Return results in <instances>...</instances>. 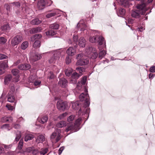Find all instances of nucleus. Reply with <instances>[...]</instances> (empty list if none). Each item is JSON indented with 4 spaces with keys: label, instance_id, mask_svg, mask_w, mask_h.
I'll use <instances>...</instances> for the list:
<instances>
[{
    "label": "nucleus",
    "instance_id": "17",
    "mask_svg": "<svg viewBox=\"0 0 155 155\" xmlns=\"http://www.w3.org/2000/svg\"><path fill=\"white\" fill-rule=\"evenodd\" d=\"M95 51V48L92 47H89L86 50V51L88 55H90Z\"/></svg>",
    "mask_w": 155,
    "mask_h": 155
},
{
    "label": "nucleus",
    "instance_id": "57",
    "mask_svg": "<svg viewBox=\"0 0 155 155\" xmlns=\"http://www.w3.org/2000/svg\"><path fill=\"white\" fill-rule=\"evenodd\" d=\"M18 68L20 70H25L24 67V64H20L18 66Z\"/></svg>",
    "mask_w": 155,
    "mask_h": 155
},
{
    "label": "nucleus",
    "instance_id": "15",
    "mask_svg": "<svg viewBox=\"0 0 155 155\" xmlns=\"http://www.w3.org/2000/svg\"><path fill=\"white\" fill-rule=\"evenodd\" d=\"M86 40L83 37L80 38L78 40V45L81 47L84 48L85 46Z\"/></svg>",
    "mask_w": 155,
    "mask_h": 155
},
{
    "label": "nucleus",
    "instance_id": "6",
    "mask_svg": "<svg viewBox=\"0 0 155 155\" xmlns=\"http://www.w3.org/2000/svg\"><path fill=\"white\" fill-rule=\"evenodd\" d=\"M61 52L60 50L54 51V56L51 57L49 60V62L50 63H54L56 60L58 59L59 57L61 55Z\"/></svg>",
    "mask_w": 155,
    "mask_h": 155
},
{
    "label": "nucleus",
    "instance_id": "62",
    "mask_svg": "<svg viewBox=\"0 0 155 155\" xmlns=\"http://www.w3.org/2000/svg\"><path fill=\"white\" fill-rule=\"evenodd\" d=\"M6 6V9L8 11H10V9L11 7V5L8 4L5 5Z\"/></svg>",
    "mask_w": 155,
    "mask_h": 155
},
{
    "label": "nucleus",
    "instance_id": "10",
    "mask_svg": "<svg viewBox=\"0 0 155 155\" xmlns=\"http://www.w3.org/2000/svg\"><path fill=\"white\" fill-rule=\"evenodd\" d=\"M81 119L79 118L74 123V125H73L72 124H71L70 126H68V127L66 129V131L68 132L70 130L74 129L77 127L80 124V121H81Z\"/></svg>",
    "mask_w": 155,
    "mask_h": 155
},
{
    "label": "nucleus",
    "instance_id": "54",
    "mask_svg": "<svg viewBox=\"0 0 155 155\" xmlns=\"http://www.w3.org/2000/svg\"><path fill=\"white\" fill-rule=\"evenodd\" d=\"M74 116L71 115L68 117L67 120L68 122H70L72 121L74 119Z\"/></svg>",
    "mask_w": 155,
    "mask_h": 155
},
{
    "label": "nucleus",
    "instance_id": "59",
    "mask_svg": "<svg viewBox=\"0 0 155 155\" xmlns=\"http://www.w3.org/2000/svg\"><path fill=\"white\" fill-rule=\"evenodd\" d=\"M73 38L74 42H77L78 39V36L77 35H74L73 36Z\"/></svg>",
    "mask_w": 155,
    "mask_h": 155
},
{
    "label": "nucleus",
    "instance_id": "23",
    "mask_svg": "<svg viewBox=\"0 0 155 155\" xmlns=\"http://www.w3.org/2000/svg\"><path fill=\"white\" fill-rule=\"evenodd\" d=\"M73 71V70L70 68H68L65 71V75L68 76H69L71 74Z\"/></svg>",
    "mask_w": 155,
    "mask_h": 155
},
{
    "label": "nucleus",
    "instance_id": "63",
    "mask_svg": "<svg viewBox=\"0 0 155 155\" xmlns=\"http://www.w3.org/2000/svg\"><path fill=\"white\" fill-rule=\"evenodd\" d=\"M64 147H60V149H59V150H58L59 151L58 153H59V154H60L62 153V151L64 150Z\"/></svg>",
    "mask_w": 155,
    "mask_h": 155
},
{
    "label": "nucleus",
    "instance_id": "2",
    "mask_svg": "<svg viewBox=\"0 0 155 155\" xmlns=\"http://www.w3.org/2000/svg\"><path fill=\"white\" fill-rule=\"evenodd\" d=\"M84 93H82L79 96V98L80 101H84V107L86 108V112L87 113L88 110V107L90 105V102L89 100V96L87 93V90L85 88Z\"/></svg>",
    "mask_w": 155,
    "mask_h": 155
},
{
    "label": "nucleus",
    "instance_id": "22",
    "mask_svg": "<svg viewBox=\"0 0 155 155\" xmlns=\"http://www.w3.org/2000/svg\"><path fill=\"white\" fill-rule=\"evenodd\" d=\"M42 57L41 55L38 54H36L32 57V59L34 61H36L40 59Z\"/></svg>",
    "mask_w": 155,
    "mask_h": 155
},
{
    "label": "nucleus",
    "instance_id": "5",
    "mask_svg": "<svg viewBox=\"0 0 155 155\" xmlns=\"http://www.w3.org/2000/svg\"><path fill=\"white\" fill-rule=\"evenodd\" d=\"M25 152L29 153H31L35 155L39 153V151L37 149L33 147H30L26 148L25 151L21 150L20 153L24 154Z\"/></svg>",
    "mask_w": 155,
    "mask_h": 155
},
{
    "label": "nucleus",
    "instance_id": "36",
    "mask_svg": "<svg viewBox=\"0 0 155 155\" xmlns=\"http://www.w3.org/2000/svg\"><path fill=\"white\" fill-rule=\"evenodd\" d=\"M106 52L105 50H102L99 53L98 58L100 59H101L105 55Z\"/></svg>",
    "mask_w": 155,
    "mask_h": 155
},
{
    "label": "nucleus",
    "instance_id": "49",
    "mask_svg": "<svg viewBox=\"0 0 155 155\" xmlns=\"http://www.w3.org/2000/svg\"><path fill=\"white\" fill-rule=\"evenodd\" d=\"M7 41V40L5 39L4 37H1L0 38V42L3 44H5Z\"/></svg>",
    "mask_w": 155,
    "mask_h": 155
},
{
    "label": "nucleus",
    "instance_id": "9",
    "mask_svg": "<svg viewBox=\"0 0 155 155\" xmlns=\"http://www.w3.org/2000/svg\"><path fill=\"white\" fill-rule=\"evenodd\" d=\"M57 108L60 110H64L66 108L67 104L66 101H58L57 104Z\"/></svg>",
    "mask_w": 155,
    "mask_h": 155
},
{
    "label": "nucleus",
    "instance_id": "51",
    "mask_svg": "<svg viewBox=\"0 0 155 155\" xmlns=\"http://www.w3.org/2000/svg\"><path fill=\"white\" fill-rule=\"evenodd\" d=\"M12 4L13 6L15 5L17 8L19 7L20 5V4L18 2H14L12 3Z\"/></svg>",
    "mask_w": 155,
    "mask_h": 155
},
{
    "label": "nucleus",
    "instance_id": "37",
    "mask_svg": "<svg viewBox=\"0 0 155 155\" xmlns=\"http://www.w3.org/2000/svg\"><path fill=\"white\" fill-rule=\"evenodd\" d=\"M79 105V102L78 101H76L72 104V107L74 109H77L78 108Z\"/></svg>",
    "mask_w": 155,
    "mask_h": 155
},
{
    "label": "nucleus",
    "instance_id": "52",
    "mask_svg": "<svg viewBox=\"0 0 155 155\" xmlns=\"http://www.w3.org/2000/svg\"><path fill=\"white\" fill-rule=\"evenodd\" d=\"M24 64L25 70H28L31 68V65L28 64Z\"/></svg>",
    "mask_w": 155,
    "mask_h": 155
},
{
    "label": "nucleus",
    "instance_id": "35",
    "mask_svg": "<svg viewBox=\"0 0 155 155\" xmlns=\"http://www.w3.org/2000/svg\"><path fill=\"white\" fill-rule=\"evenodd\" d=\"M41 42L39 40H36L34 42L33 47L34 48H39L41 45Z\"/></svg>",
    "mask_w": 155,
    "mask_h": 155
},
{
    "label": "nucleus",
    "instance_id": "7",
    "mask_svg": "<svg viewBox=\"0 0 155 155\" xmlns=\"http://www.w3.org/2000/svg\"><path fill=\"white\" fill-rule=\"evenodd\" d=\"M23 40L21 35H17L15 36L12 40L11 44L13 46L18 45Z\"/></svg>",
    "mask_w": 155,
    "mask_h": 155
},
{
    "label": "nucleus",
    "instance_id": "48",
    "mask_svg": "<svg viewBox=\"0 0 155 155\" xmlns=\"http://www.w3.org/2000/svg\"><path fill=\"white\" fill-rule=\"evenodd\" d=\"M38 139L40 142H43L45 140V137L43 135H39L38 137Z\"/></svg>",
    "mask_w": 155,
    "mask_h": 155
},
{
    "label": "nucleus",
    "instance_id": "16",
    "mask_svg": "<svg viewBox=\"0 0 155 155\" xmlns=\"http://www.w3.org/2000/svg\"><path fill=\"white\" fill-rule=\"evenodd\" d=\"M12 118L11 117H4L1 119V121L2 122L5 123L8 121L11 122L12 121Z\"/></svg>",
    "mask_w": 155,
    "mask_h": 155
},
{
    "label": "nucleus",
    "instance_id": "33",
    "mask_svg": "<svg viewBox=\"0 0 155 155\" xmlns=\"http://www.w3.org/2000/svg\"><path fill=\"white\" fill-rule=\"evenodd\" d=\"M1 29L4 31H6L10 29V27L8 24H5L2 26Z\"/></svg>",
    "mask_w": 155,
    "mask_h": 155
},
{
    "label": "nucleus",
    "instance_id": "56",
    "mask_svg": "<svg viewBox=\"0 0 155 155\" xmlns=\"http://www.w3.org/2000/svg\"><path fill=\"white\" fill-rule=\"evenodd\" d=\"M4 148L5 150H9L11 148L12 146L11 145H7L5 144H3Z\"/></svg>",
    "mask_w": 155,
    "mask_h": 155
},
{
    "label": "nucleus",
    "instance_id": "28",
    "mask_svg": "<svg viewBox=\"0 0 155 155\" xmlns=\"http://www.w3.org/2000/svg\"><path fill=\"white\" fill-rule=\"evenodd\" d=\"M28 43L27 41H24L21 44V48L23 50L25 49L28 47Z\"/></svg>",
    "mask_w": 155,
    "mask_h": 155
},
{
    "label": "nucleus",
    "instance_id": "8",
    "mask_svg": "<svg viewBox=\"0 0 155 155\" xmlns=\"http://www.w3.org/2000/svg\"><path fill=\"white\" fill-rule=\"evenodd\" d=\"M49 2H51V3L52 2L50 0H40L37 3V6L39 10L43 9L45 7L48 5Z\"/></svg>",
    "mask_w": 155,
    "mask_h": 155
},
{
    "label": "nucleus",
    "instance_id": "39",
    "mask_svg": "<svg viewBox=\"0 0 155 155\" xmlns=\"http://www.w3.org/2000/svg\"><path fill=\"white\" fill-rule=\"evenodd\" d=\"M23 144V141L22 139H21L20 140L19 143L18 145V148L19 150H21L22 149Z\"/></svg>",
    "mask_w": 155,
    "mask_h": 155
},
{
    "label": "nucleus",
    "instance_id": "46",
    "mask_svg": "<svg viewBox=\"0 0 155 155\" xmlns=\"http://www.w3.org/2000/svg\"><path fill=\"white\" fill-rule=\"evenodd\" d=\"M76 70L78 71L80 73H81L82 72L84 71V68L81 67H78L76 68Z\"/></svg>",
    "mask_w": 155,
    "mask_h": 155
},
{
    "label": "nucleus",
    "instance_id": "19",
    "mask_svg": "<svg viewBox=\"0 0 155 155\" xmlns=\"http://www.w3.org/2000/svg\"><path fill=\"white\" fill-rule=\"evenodd\" d=\"M12 79V76L11 74L6 75L5 78L4 82L5 84H8L9 82L11 81Z\"/></svg>",
    "mask_w": 155,
    "mask_h": 155
},
{
    "label": "nucleus",
    "instance_id": "21",
    "mask_svg": "<svg viewBox=\"0 0 155 155\" xmlns=\"http://www.w3.org/2000/svg\"><path fill=\"white\" fill-rule=\"evenodd\" d=\"M58 14L56 10L52 11V12L47 14L46 15V17L47 18H50Z\"/></svg>",
    "mask_w": 155,
    "mask_h": 155
},
{
    "label": "nucleus",
    "instance_id": "30",
    "mask_svg": "<svg viewBox=\"0 0 155 155\" xmlns=\"http://www.w3.org/2000/svg\"><path fill=\"white\" fill-rule=\"evenodd\" d=\"M125 13V9L122 8H120L119 9V12L117 14L119 16L121 17L123 16L124 15Z\"/></svg>",
    "mask_w": 155,
    "mask_h": 155
},
{
    "label": "nucleus",
    "instance_id": "14",
    "mask_svg": "<svg viewBox=\"0 0 155 155\" xmlns=\"http://www.w3.org/2000/svg\"><path fill=\"white\" fill-rule=\"evenodd\" d=\"M42 28L40 27L33 28L30 30V32L31 34H35L40 32Z\"/></svg>",
    "mask_w": 155,
    "mask_h": 155
},
{
    "label": "nucleus",
    "instance_id": "43",
    "mask_svg": "<svg viewBox=\"0 0 155 155\" xmlns=\"http://www.w3.org/2000/svg\"><path fill=\"white\" fill-rule=\"evenodd\" d=\"M2 128L6 129L7 130H10L9 125L8 124H5L2 126Z\"/></svg>",
    "mask_w": 155,
    "mask_h": 155
},
{
    "label": "nucleus",
    "instance_id": "50",
    "mask_svg": "<svg viewBox=\"0 0 155 155\" xmlns=\"http://www.w3.org/2000/svg\"><path fill=\"white\" fill-rule=\"evenodd\" d=\"M48 77L50 79H52L54 78V75L52 72H50L48 74Z\"/></svg>",
    "mask_w": 155,
    "mask_h": 155
},
{
    "label": "nucleus",
    "instance_id": "3",
    "mask_svg": "<svg viewBox=\"0 0 155 155\" xmlns=\"http://www.w3.org/2000/svg\"><path fill=\"white\" fill-rule=\"evenodd\" d=\"M77 59H78L76 64L78 65H84L89 63L88 58L85 57H83L82 54H78L77 56Z\"/></svg>",
    "mask_w": 155,
    "mask_h": 155
},
{
    "label": "nucleus",
    "instance_id": "38",
    "mask_svg": "<svg viewBox=\"0 0 155 155\" xmlns=\"http://www.w3.org/2000/svg\"><path fill=\"white\" fill-rule=\"evenodd\" d=\"M42 37V36L41 34H36L34 35L31 37V39L32 40L33 39H40Z\"/></svg>",
    "mask_w": 155,
    "mask_h": 155
},
{
    "label": "nucleus",
    "instance_id": "25",
    "mask_svg": "<svg viewBox=\"0 0 155 155\" xmlns=\"http://www.w3.org/2000/svg\"><path fill=\"white\" fill-rule=\"evenodd\" d=\"M48 120V116L45 115L42 117L40 120L38 119L39 121L42 124H44L47 122Z\"/></svg>",
    "mask_w": 155,
    "mask_h": 155
},
{
    "label": "nucleus",
    "instance_id": "13",
    "mask_svg": "<svg viewBox=\"0 0 155 155\" xmlns=\"http://www.w3.org/2000/svg\"><path fill=\"white\" fill-rule=\"evenodd\" d=\"M75 49L72 47H69L66 51V53L69 56H73L75 53Z\"/></svg>",
    "mask_w": 155,
    "mask_h": 155
},
{
    "label": "nucleus",
    "instance_id": "55",
    "mask_svg": "<svg viewBox=\"0 0 155 155\" xmlns=\"http://www.w3.org/2000/svg\"><path fill=\"white\" fill-rule=\"evenodd\" d=\"M6 107L9 110H12L14 109V107L10 104H7Z\"/></svg>",
    "mask_w": 155,
    "mask_h": 155
},
{
    "label": "nucleus",
    "instance_id": "40",
    "mask_svg": "<svg viewBox=\"0 0 155 155\" xmlns=\"http://www.w3.org/2000/svg\"><path fill=\"white\" fill-rule=\"evenodd\" d=\"M21 137V133L20 131H18L17 133L16 136L15 138V141L17 142L19 140Z\"/></svg>",
    "mask_w": 155,
    "mask_h": 155
},
{
    "label": "nucleus",
    "instance_id": "29",
    "mask_svg": "<svg viewBox=\"0 0 155 155\" xmlns=\"http://www.w3.org/2000/svg\"><path fill=\"white\" fill-rule=\"evenodd\" d=\"M41 22V21L39 20L38 18L33 19L31 22V23L32 25H38L40 24Z\"/></svg>",
    "mask_w": 155,
    "mask_h": 155
},
{
    "label": "nucleus",
    "instance_id": "31",
    "mask_svg": "<svg viewBox=\"0 0 155 155\" xmlns=\"http://www.w3.org/2000/svg\"><path fill=\"white\" fill-rule=\"evenodd\" d=\"M8 67L7 61H6L0 63V68L5 69L6 68Z\"/></svg>",
    "mask_w": 155,
    "mask_h": 155
},
{
    "label": "nucleus",
    "instance_id": "47",
    "mask_svg": "<svg viewBox=\"0 0 155 155\" xmlns=\"http://www.w3.org/2000/svg\"><path fill=\"white\" fill-rule=\"evenodd\" d=\"M87 78L86 76H84L83 78L80 81V82L81 84L84 85L86 83Z\"/></svg>",
    "mask_w": 155,
    "mask_h": 155
},
{
    "label": "nucleus",
    "instance_id": "45",
    "mask_svg": "<svg viewBox=\"0 0 155 155\" xmlns=\"http://www.w3.org/2000/svg\"><path fill=\"white\" fill-rule=\"evenodd\" d=\"M10 91L8 93L13 94L15 91V89L14 85H11L10 86Z\"/></svg>",
    "mask_w": 155,
    "mask_h": 155
},
{
    "label": "nucleus",
    "instance_id": "61",
    "mask_svg": "<svg viewBox=\"0 0 155 155\" xmlns=\"http://www.w3.org/2000/svg\"><path fill=\"white\" fill-rule=\"evenodd\" d=\"M5 153L4 148L2 147H0V154H4Z\"/></svg>",
    "mask_w": 155,
    "mask_h": 155
},
{
    "label": "nucleus",
    "instance_id": "41",
    "mask_svg": "<svg viewBox=\"0 0 155 155\" xmlns=\"http://www.w3.org/2000/svg\"><path fill=\"white\" fill-rule=\"evenodd\" d=\"M90 55L91 56V58L92 59H95L97 57L98 54L95 51L91 53Z\"/></svg>",
    "mask_w": 155,
    "mask_h": 155
},
{
    "label": "nucleus",
    "instance_id": "18",
    "mask_svg": "<svg viewBox=\"0 0 155 155\" xmlns=\"http://www.w3.org/2000/svg\"><path fill=\"white\" fill-rule=\"evenodd\" d=\"M8 101L10 102H13L15 101V98L13 94L8 93Z\"/></svg>",
    "mask_w": 155,
    "mask_h": 155
},
{
    "label": "nucleus",
    "instance_id": "60",
    "mask_svg": "<svg viewBox=\"0 0 155 155\" xmlns=\"http://www.w3.org/2000/svg\"><path fill=\"white\" fill-rule=\"evenodd\" d=\"M66 62L67 64H69L71 62V60L68 56H67L66 59Z\"/></svg>",
    "mask_w": 155,
    "mask_h": 155
},
{
    "label": "nucleus",
    "instance_id": "53",
    "mask_svg": "<svg viewBox=\"0 0 155 155\" xmlns=\"http://www.w3.org/2000/svg\"><path fill=\"white\" fill-rule=\"evenodd\" d=\"M7 58V56L5 54L0 53V60L5 59Z\"/></svg>",
    "mask_w": 155,
    "mask_h": 155
},
{
    "label": "nucleus",
    "instance_id": "26",
    "mask_svg": "<svg viewBox=\"0 0 155 155\" xmlns=\"http://www.w3.org/2000/svg\"><path fill=\"white\" fill-rule=\"evenodd\" d=\"M97 39L98 40V41L97 42H98L99 45H102L103 44L104 41V38L103 37L98 36Z\"/></svg>",
    "mask_w": 155,
    "mask_h": 155
},
{
    "label": "nucleus",
    "instance_id": "58",
    "mask_svg": "<svg viewBox=\"0 0 155 155\" xmlns=\"http://www.w3.org/2000/svg\"><path fill=\"white\" fill-rule=\"evenodd\" d=\"M150 72H155V66H153L150 68Z\"/></svg>",
    "mask_w": 155,
    "mask_h": 155
},
{
    "label": "nucleus",
    "instance_id": "11",
    "mask_svg": "<svg viewBox=\"0 0 155 155\" xmlns=\"http://www.w3.org/2000/svg\"><path fill=\"white\" fill-rule=\"evenodd\" d=\"M81 75H79L76 72H74L71 75L72 79H74V80H71L70 81L71 83L75 84L76 82V79H78Z\"/></svg>",
    "mask_w": 155,
    "mask_h": 155
},
{
    "label": "nucleus",
    "instance_id": "1",
    "mask_svg": "<svg viewBox=\"0 0 155 155\" xmlns=\"http://www.w3.org/2000/svg\"><path fill=\"white\" fill-rule=\"evenodd\" d=\"M137 9H133L131 12V15L133 18H137L140 17V15H144L147 10L145 4H138L136 6Z\"/></svg>",
    "mask_w": 155,
    "mask_h": 155
},
{
    "label": "nucleus",
    "instance_id": "34",
    "mask_svg": "<svg viewBox=\"0 0 155 155\" xmlns=\"http://www.w3.org/2000/svg\"><path fill=\"white\" fill-rule=\"evenodd\" d=\"M59 27V25L56 23L51 24L50 26V28L54 29H58Z\"/></svg>",
    "mask_w": 155,
    "mask_h": 155
},
{
    "label": "nucleus",
    "instance_id": "32",
    "mask_svg": "<svg viewBox=\"0 0 155 155\" xmlns=\"http://www.w3.org/2000/svg\"><path fill=\"white\" fill-rule=\"evenodd\" d=\"M46 34L47 35H51L54 36L56 34V32L52 30H51L45 32Z\"/></svg>",
    "mask_w": 155,
    "mask_h": 155
},
{
    "label": "nucleus",
    "instance_id": "64",
    "mask_svg": "<svg viewBox=\"0 0 155 155\" xmlns=\"http://www.w3.org/2000/svg\"><path fill=\"white\" fill-rule=\"evenodd\" d=\"M67 114L66 113L63 114L60 116L59 117L61 118H63L64 117H65L67 115Z\"/></svg>",
    "mask_w": 155,
    "mask_h": 155
},
{
    "label": "nucleus",
    "instance_id": "24",
    "mask_svg": "<svg viewBox=\"0 0 155 155\" xmlns=\"http://www.w3.org/2000/svg\"><path fill=\"white\" fill-rule=\"evenodd\" d=\"M98 35H96L94 37H91L89 38V41L91 43H96L98 41L97 39Z\"/></svg>",
    "mask_w": 155,
    "mask_h": 155
},
{
    "label": "nucleus",
    "instance_id": "20",
    "mask_svg": "<svg viewBox=\"0 0 155 155\" xmlns=\"http://www.w3.org/2000/svg\"><path fill=\"white\" fill-rule=\"evenodd\" d=\"M66 125V122L64 121H61L58 123L56 124L57 127L61 128L65 126Z\"/></svg>",
    "mask_w": 155,
    "mask_h": 155
},
{
    "label": "nucleus",
    "instance_id": "12",
    "mask_svg": "<svg viewBox=\"0 0 155 155\" xmlns=\"http://www.w3.org/2000/svg\"><path fill=\"white\" fill-rule=\"evenodd\" d=\"M67 81L64 78H61L60 79L58 84L62 87H65L67 85Z\"/></svg>",
    "mask_w": 155,
    "mask_h": 155
},
{
    "label": "nucleus",
    "instance_id": "27",
    "mask_svg": "<svg viewBox=\"0 0 155 155\" xmlns=\"http://www.w3.org/2000/svg\"><path fill=\"white\" fill-rule=\"evenodd\" d=\"M34 138V136L32 135V134H29L27 135L25 137V140L27 142L29 140H32L33 138Z\"/></svg>",
    "mask_w": 155,
    "mask_h": 155
},
{
    "label": "nucleus",
    "instance_id": "42",
    "mask_svg": "<svg viewBox=\"0 0 155 155\" xmlns=\"http://www.w3.org/2000/svg\"><path fill=\"white\" fill-rule=\"evenodd\" d=\"M48 150L47 148L42 149L41 150L39 151V153L41 155H44L47 153Z\"/></svg>",
    "mask_w": 155,
    "mask_h": 155
},
{
    "label": "nucleus",
    "instance_id": "4",
    "mask_svg": "<svg viewBox=\"0 0 155 155\" xmlns=\"http://www.w3.org/2000/svg\"><path fill=\"white\" fill-rule=\"evenodd\" d=\"M59 130L57 129L56 132H54L51 135V140L53 143H56L60 139L61 137L60 134L58 132Z\"/></svg>",
    "mask_w": 155,
    "mask_h": 155
},
{
    "label": "nucleus",
    "instance_id": "44",
    "mask_svg": "<svg viewBox=\"0 0 155 155\" xmlns=\"http://www.w3.org/2000/svg\"><path fill=\"white\" fill-rule=\"evenodd\" d=\"M19 72V71L17 69H13L12 71V73L14 76L17 75Z\"/></svg>",
    "mask_w": 155,
    "mask_h": 155
}]
</instances>
